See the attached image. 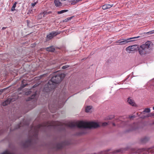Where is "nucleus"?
<instances>
[{
  "mask_svg": "<svg viewBox=\"0 0 154 154\" xmlns=\"http://www.w3.org/2000/svg\"><path fill=\"white\" fill-rule=\"evenodd\" d=\"M64 73L57 74L54 75L48 83L46 84L44 88V91L48 92L56 87V84L60 83L65 77Z\"/></svg>",
  "mask_w": 154,
  "mask_h": 154,
  "instance_id": "2",
  "label": "nucleus"
},
{
  "mask_svg": "<svg viewBox=\"0 0 154 154\" xmlns=\"http://www.w3.org/2000/svg\"><path fill=\"white\" fill-rule=\"evenodd\" d=\"M11 101L10 99H8L5 101L4 102H2V105L3 106H5L10 103Z\"/></svg>",
  "mask_w": 154,
  "mask_h": 154,
  "instance_id": "14",
  "label": "nucleus"
},
{
  "mask_svg": "<svg viewBox=\"0 0 154 154\" xmlns=\"http://www.w3.org/2000/svg\"><path fill=\"white\" fill-rule=\"evenodd\" d=\"M140 37V36H138L128 38L120 40L117 41L116 42L119 43V45H125L128 42L136 41L135 39L138 38Z\"/></svg>",
  "mask_w": 154,
  "mask_h": 154,
  "instance_id": "4",
  "label": "nucleus"
},
{
  "mask_svg": "<svg viewBox=\"0 0 154 154\" xmlns=\"http://www.w3.org/2000/svg\"><path fill=\"white\" fill-rule=\"evenodd\" d=\"M20 127V125L19 124L18 125L16 126V128L15 129H17L18 128H19Z\"/></svg>",
  "mask_w": 154,
  "mask_h": 154,
  "instance_id": "33",
  "label": "nucleus"
},
{
  "mask_svg": "<svg viewBox=\"0 0 154 154\" xmlns=\"http://www.w3.org/2000/svg\"><path fill=\"white\" fill-rule=\"evenodd\" d=\"M51 11H44L43 13H42V14H44L43 17H44L45 16V15H47L48 14H51Z\"/></svg>",
  "mask_w": 154,
  "mask_h": 154,
  "instance_id": "19",
  "label": "nucleus"
},
{
  "mask_svg": "<svg viewBox=\"0 0 154 154\" xmlns=\"http://www.w3.org/2000/svg\"><path fill=\"white\" fill-rule=\"evenodd\" d=\"M68 11V10H61L60 11H57V13L58 14H62L64 12H67Z\"/></svg>",
  "mask_w": 154,
  "mask_h": 154,
  "instance_id": "18",
  "label": "nucleus"
},
{
  "mask_svg": "<svg viewBox=\"0 0 154 154\" xmlns=\"http://www.w3.org/2000/svg\"><path fill=\"white\" fill-rule=\"evenodd\" d=\"M151 116V115L150 114H149L147 115V116H144L143 117V118H144L145 117H149L150 116Z\"/></svg>",
  "mask_w": 154,
  "mask_h": 154,
  "instance_id": "30",
  "label": "nucleus"
},
{
  "mask_svg": "<svg viewBox=\"0 0 154 154\" xmlns=\"http://www.w3.org/2000/svg\"><path fill=\"white\" fill-rule=\"evenodd\" d=\"M6 28V27H2V29L4 30V29H5Z\"/></svg>",
  "mask_w": 154,
  "mask_h": 154,
  "instance_id": "36",
  "label": "nucleus"
},
{
  "mask_svg": "<svg viewBox=\"0 0 154 154\" xmlns=\"http://www.w3.org/2000/svg\"><path fill=\"white\" fill-rule=\"evenodd\" d=\"M78 2L77 1V0H74L72 1V2H71V5H74L76 4Z\"/></svg>",
  "mask_w": 154,
  "mask_h": 154,
  "instance_id": "24",
  "label": "nucleus"
},
{
  "mask_svg": "<svg viewBox=\"0 0 154 154\" xmlns=\"http://www.w3.org/2000/svg\"><path fill=\"white\" fill-rule=\"evenodd\" d=\"M92 106H87L85 109V111L87 112H89Z\"/></svg>",
  "mask_w": 154,
  "mask_h": 154,
  "instance_id": "15",
  "label": "nucleus"
},
{
  "mask_svg": "<svg viewBox=\"0 0 154 154\" xmlns=\"http://www.w3.org/2000/svg\"><path fill=\"white\" fill-rule=\"evenodd\" d=\"M54 106H55V105H53V107H54Z\"/></svg>",
  "mask_w": 154,
  "mask_h": 154,
  "instance_id": "42",
  "label": "nucleus"
},
{
  "mask_svg": "<svg viewBox=\"0 0 154 154\" xmlns=\"http://www.w3.org/2000/svg\"><path fill=\"white\" fill-rule=\"evenodd\" d=\"M150 139V137H144L141 138L140 139V141L142 143H145L149 140Z\"/></svg>",
  "mask_w": 154,
  "mask_h": 154,
  "instance_id": "9",
  "label": "nucleus"
},
{
  "mask_svg": "<svg viewBox=\"0 0 154 154\" xmlns=\"http://www.w3.org/2000/svg\"><path fill=\"white\" fill-rule=\"evenodd\" d=\"M7 89V88H4L3 89H1L0 90V95L3 92H4L5 90H6Z\"/></svg>",
  "mask_w": 154,
  "mask_h": 154,
  "instance_id": "26",
  "label": "nucleus"
},
{
  "mask_svg": "<svg viewBox=\"0 0 154 154\" xmlns=\"http://www.w3.org/2000/svg\"><path fill=\"white\" fill-rule=\"evenodd\" d=\"M61 32L58 31L52 32L47 35L46 39V41H48L52 39L54 36L59 34Z\"/></svg>",
  "mask_w": 154,
  "mask_h": 154,
  "instance_id": "5",
  "label": "nucleus"
},
{
  "mask_svg": "<svg viewBox=\"0 0 154 154\" xmlns=\"http://www.w3.org/2000/svg\"><path fill=\"white\" fill-rule=\"evenodd\" d=\"M45 49L47 51L52 52L54 51L55 50V48L53 46L45 48Z\"/></svg>",
  "mask_w": 154,
  "mask_h": 154,
  "instance_id": "13",
  "label": "nucleus"
},
{
  "mask_svg": "<svg viewBox=\"0 0 154 154\" xmlns=\"http://www.w3.org/2000/svg\"><path fill=\"white\" fill-rule=\"evenodd\" d=\"M73 17H68L66 19L63 20V22H66L68 20H71L72 18Z\"/></svg>",
  "mask_w": 154,
  "mask_h": 154,
  "instance_id": "23",
  "label": "nucleus"
},
{
  "mask_svg": "<svg viewBox=\"0 0 154 154\" xmlns=\"http://www.w3.org/2000/svg\"><path fill=\"white\" fill-rule=\"evenodd\" d=\"M35 94H33V95H32V96L30 97L27 100V101L33 99L35 97Z\"/></svg>",
  "mask_w": 154,
  "mask_h": 154,
  "instance_id": "22",
  "label": "nucleus"
},
{
  "mask_svg": "<svg viewBox=\"0 0 154 154\" xmlns=\"http://www.w3.org/2000/svg\"><path fill=\"white\" fill-rule=\"evenodd\" d=\"M152 44L151 42H146L141 45L138 48V52L141 55H145L150 53L152 50Z\"/></svg>",
  "mask_w": 154,
  "mask_h": 154,
  "instance_id": "3",
  "label": "nucleus"
},
{
  "mask_svg": "<svg viewBox=\"0 0 154 154\" xmlns=\"http://www.w3.org/2000/svg\"><path fill=\"white\" fill-rule=\"evenodd\" d=\"M26 85H27V84H23L21 85V87L22 88H23L25 87Z\"/></svg>",
  "mask_w": 154,
  "mask_h": 154,
  "instance_id": "32",
  "label": "nucleus"
},
{
  "mask_svg": "<svg viewBox=\"0 0 154 154\" xmlns=\"http://www.w3.org/2000/svg\"><path fill=\"white\" fill-rule=\"evenodd\" d=\"M133 117H135V116H130V118L131 119L132 118H133Z\"/></svg>",
  "mask_w": 154,
  "mask_h": 154,
  "instance_id": "37",
  "label": "nucleus"
},
{
  "mask_svg": "<svg viewBox=\"0 0 154 154\" xmlns=\"http://www.w3.org/2000/svg\"><path fill=\"white\" fill-rule=\"evenodd\" d=\"M82 0H77V1H78V2L82 1Z\"/></svg>",
  "mask_w": 154,
  "mask_h": 154,
  "instance_id": "40",
  "label": "nucleus"
},
{
  "mask_svg": "<svg viewBox=\"0 0 154 154\" xmlns=\"http://www.w3.org/2000/svg\"><path fill=\"white\" fill-rule=\"evenodd\" d=\"M112 125L113 126H116V124L114 123H112Z\"/></svg>",
  "mask_w": 154,
  "mask_h": 154,
  "instance_id": "38",
  "label": "nucleus"
},
{
  "mask_svg": "<svg viewBox=\"0 0 154 154\" xmlns=\"http://www.w3.org/2000/svg\"><path fill=\"white\" fill-rule=\"evenodd\" d=\"M69 142L67 141H65L62 143H57L54 146V148L57 149H61L64 146L68 145L69 144Z\"/></svg>",
  "mask_w": 154,
  "mask_h": 154,
  "instance_id": "6",
  "label": "nucleus"
},
{
  "mask_svg": "<svg viewBox=\"0 0 154 154\" xmlns=\"http://www.w3.org/2000/svg\"><path fill=\"white\" fill-rule=\"evenodd\" d=\"M121 151V149H118V150H116L115 151V152H120Z\"/></svg>",
  "mask_w": 154,
  "mask_h": 154,
  "instance_id": "34",
  "label": "nucleus"
},
{
  "mask_svg": "<svg viewBox=\"0 0 154 154\" xmlns=\"http://www.w3.org/2000/svg\"><path fill=\"white\" fill-rule=\"evenodd\" d=\"M150 110L149 108H146L144 111L142 112L143 114H144L145 112L149 113L150 112Z\"/></svg>",
  "mask_w": 154,
  "mask_h": 154,
  "instance_id": "17",
  "label": "nucleus"
},
{
  "mask_svg": "<svg viewBox=\"0 0 154 154\" xmlns=\"http://www.w3.org/2000/svg\"><path fill=\"white\" fill-rule=\"evenodd\" d=\"M69 67V65H66L64 66H63L62 68V69H66L67 68H68Z\"/></svg>",
  "mask_w": 154,
  "mask_h": 154,
  "instance_id": "25",
  "label": "nucleus"
},
{
  "mask_svg": "<svg viewBox=\"0 0 154 154\" xmlns=\"http://www.w3.org/2000/svg\"><path fill=\"white\" fill-rule=\"evenodd\" d=\"M36 4V2H34L33 3H32L31 4V5L32 7H34L35 5Z\"/></svg>",
  "mask_w": 154,
  "mask_h": 154,
  "instance_id": "31",
  "label": "nucleus"
},
{
  "mask_svg": "<svg viewBox=\"0 0 154 154\" xmlns=\"http://www.w3.org/2000/svg\"><path fill=\"white\" fill-rule=\"evenodd\" d=\"M153 109L154 110V106L153 107Z\"/></svg>",
  "mask_w": 154,
  "mask_h": 154,
  "instance_id": "41",
  "label": "nucleus"
},
{
  "mask_svg": "<svg viewBox=\"0 0 154 154\" xmlns=\"http://www.w3.org/2000/svg\"><path fill=\"white\" fill-rule=\"evenodd\" d=\"M142 149L143 150V151H144V149Z\"/></svg>",
  "mask_w": 154,
  "mask_h": 154,
  "instance_id": "43",
  "label": "nucleus"
},
{
  "mask_svg": "<svg viewBox=\"0 0 154 154\" xmlns=\"http://www.w3.org/2000/svg\"><path fill=\"white\" fill-rule=\"evenodd\" d=\"M128 102L130 104L133 106H135L136 105L134 100L131 99L130 97L128 98Z\"/></svg>",
  "mask_w": 154,
  "mask_h": 154,
  "instance_id": "10",
  "label": "nucleus"
},
{
  "mask_svg": "<svg viewBox=\"0 0 154 154\" xmlns=\"http://www.w3.org/2000/svg\"><path fill=\"white\" fill-rule=\"evenodd\" d=\"M54 2L56 7H59L62 6V3L60 2V0H55Z\"/></svg>",
  "mask_w": 154,
  "mask_h": 154,
  "instance_id": "11",
  "label": "nucleus"
},
{
  "mask_svg": "<svg viewBox=\"0 0 154 154\" xmlns=\"http://www.w3.org/2000/svg\"><path fill=\"white\" fill-rule=\"evenodd\" d=\"M51 107H52V106H51V104L50 103L49 105V108L50 109H51Z\"/></svg>",
  "mask_w": 154,
  "mask_h": 154,
  "instance_id": "35",
  "label": "nucleus"
},
{
  "mask_svg": "<svg viewBox=\"0 0 154 154\" xmlns=\"http://www.w3.org/2000/svg\"><path fill=\"white\" fill-rule=\"evenodd\" d=\"M1 154H13L12 153L8 151H6Z\"/></svg>",
  "mask_w": 154,
  "mask_h": 154,
  "instance_id": "21",
  "label": "nucleus"
},
{
  "mask_svg": "<svg viewBox=\"0 0 154 154\" xmlns=\"http://www.w3.org/2000/svg\"><path fill=\"white\" fill-rule=\"evenodd\" d=\"M138 46L137 45L130 46L126 48V50L128 53H130L131 51H134L136 50Z\"/></svg>",
  "mask_w": 154,
  "mask_h": 154,
  "instance_id": "7",
  "label": "nucleus"
},
{
  "mask_svg": "<svg viewBox=\"0 0 154 154\" xmlns=\"http://www.w3.org/2000/svg\"><path fill=\"white\" fill-rule=\"evenodd\" d=\"M122 124H125V122H122Z\"/></svg>",
  "mask_w": 154,
  "mask_h": 154,
  "instance_id": "39",
  "label": "nucleus"
},
{
  "mask_svg": "<svg viewBox=\"0 0 154 154\" xmlns=\"http://www.w3.org/2000/svg\"><path fill=\"white\" fill-rule=\"evenodd\" d=\"M29 13L30 14H32L33 13V11L32 10H29L28 11V14H29Z\"/></svg>",
  "mask_w": 154,
  "mask_h": 154,
  "instance_id": "29",
  "label": "nucleus"
},
{
  "mask_svg": "<svg viewBox=\"0 0 154 154\" xmlns=\"http://www.w3.org/2000/svg\"><path fill=\"white\" fill-rule=\"evenodd\" d=\"M12 130H11V129H10V131H11Z\"/></svg>",
  "mask_w": 154,
  "mask_h": 154,
  "instance_id": "44",
  "label": "nucleus"
},
{
  "mask_svg": "<svg viewBox=\"0 0 154 154\" xmlns=\"http://www.w3.org/2000/svg\"><path fill=\"white\" fill-rule=\"evenodd\" d=\"M107 122H100L98 123L94 122H86L80 121L79 122L75 123L73 122H69L67 124L59 122H46L44 123V128L52 126L55 128L58 127L61 130H64L68 128H73L77 126V127L82 129V131L79 134H84L87 133L86 128H97L100 126L105 127L108 125Z\"/></svg>",
  "mask_w": 154,
  "mask_h": 154,
  "instance_id": "1",
  "label": "nucleus"
},
{
  "mask_svg": "<svg viewBox=\"0 0 154 154\" xmlns=\"http://www.w3.org/2000/svg\"><path fill=\"white\" fill-rule=\"evenodd\" d=\"M147 33H149L150 34L154 33V30L151 31L150 32H148Z\"/></svg>",
  "mask_w": 154,
  "mask_h": 154,
  "instance_id": "28",
  "label": "nucleus"
},
{
  "mask_svg": "<svg viewBox=\"0 0 154 154\" xmlns=\"http://www.w3.org/2000/svg\"><path fill=\"white\" fill-rule=\"evenodd\" d=\"M138 128V126L136 123H133L131 125H130L129 126V130L128 131H132L135 130L137 129Z\"/></svg>",
  "mask_w": 154,
  "mask_h": 154,
  "instance_id": "8",
  "label": "nucleus"
},
{
  "mask_svg": "<svg viewBox=\"0 0 154 154\" xmlns=\"http://www.w3.org/2000/svg\"><path fill=\"white\" fill-rule=\"evenodd\" d=\"M17 4L16 2H15L11 10L12 11H13L15 10V8L16 7V5Z\"/></svg>",
  "mask_w": 154,
  "mask_h": 154,
  "instance_id": "20",
  "label": "nucleus"
},
{
  "mask_svg": "<svg viewBox=\"0 0 154 154\" xmlns=\"http://www.w3.org/2000/svg\"><path fill=\"white\" fill-rule=\"evenodd\" d=\"M113 5H111L109 4H106L103 5L102 7V8L103 10H106V9L112 7Z\"/></svg>",
  "mask_w": 154,
  "mask_h": 154,
  "instance_id": "12",
  "label": "nucleus"
},
{
  "mask_svg": "<svg viewBox=\"0 0 154 154\" xmlns=\"http://www.w3.org/2000/svg\"><path fill=\"white\" fill-rule=\"evenodd\" d=\"M31 91H29L27 92H26L25 93V94L26 95H28L30 94L31 93Z\"/></svg>",
  "mask_w": 154,
  "mask_h": 154,
  "instance_id": "27",
  "label": "nucleus"
},
{
  "mask_svg": "<svg viewBox=\"0 0 154 154\" xmlns=\"http://www.w3.org/2000/svg\"><path fill=\"white\" fill-rule=\"evenodd\" d=\"M147 151L149 152H150L152 153L154 152V146L151 147L147 149Z\"/></svg>",
  "mask_w": 154,
  "mask_h": 154,
  "instance_id": "16",
  "label": "nucleus"
}]
</instances>
